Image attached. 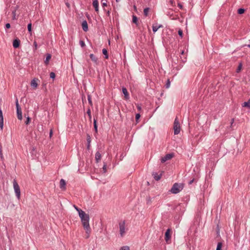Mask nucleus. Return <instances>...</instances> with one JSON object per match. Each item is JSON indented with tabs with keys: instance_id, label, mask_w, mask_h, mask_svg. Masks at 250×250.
Masks as SVG:
<instances>
[{
	"instance_id": "f257e3e1",
	"label": "nucleus",
	"mask_w": 250,
	"mask_h": 250,
	"mask_svg": "<svg viewBox=\"0 0 250 250\" xmlns=\"http://www.w3.org/2000/svg\"><path fill=\"white\" fill-rule=\"evenodd\" d=\"M79 216L81 218L83 227L87 234V238L89 237V235L91 232V229L89 226V215L86 214L84 211H81L80 213Z\"/></svg>"
},
{
	"instance_id": "f03ea898",
	"label": "nucleus",
	"mask_w": 250,
	"mask_h": 250,
	"mask_svg": "<svg viewBox=\"0 0 250 250\" xmlns=\"http://www.w3.org/2000/svg\"><path fill=\"white\" fill-rule=\"evenodd\" d=\"M184 184L183 183H174L169 191L173 194H177L180 192L184 188Z\"/></svg>"
},
{
	"instance_id": "7ed1b4c3",
	"label": "nucleus",
	"mask_w": 250,
	"mask_h": 250,
	"mask_svg": "<svg viewBox=\"0 0 250 250\" xmlns=\"http://www.w3.org/2000/svg\"><path fill=\"white\" fill-rule=\"evenodd\" d=\"M173 129H174V135L178 134L181 130V127L180 125V123L178 121V118L176 117L175 119L174 124H173Z\"/></svg>"
},
{
	"instance_id": "20e7f679",
	"label": "nucleus",
	"mask_w": 250,
	"mask_h": 250,
	"mask_svg": "<svg viewBox=\"0 0 250 250\" xmlns=\"http://www.w3.org/2000/svg\"><path fill=\"white\" fill-rule=\"evenodd\" d=\"M13 187L17 197L19 199L21 196V190L20 187L16 180L13 181Z\"/></svg>"
},
{
	"instance_id": "39448f33",
	"label": "nucleus",
	"mask_w": 250,
	"mask_h": 250,
	"mask_svg": "<svg viewBox=\"0 0 250 250\" xmlns=\"http://www.w3.org/2000/svg\"><path fill=\"white\" fill-rule=\"evenodd\" d=\"M16 106L17 118L19 120H21L22 118V111H21V109L18 103V99H16Z\"/></svg>"
},
{
	"instance_id": "423d86ee",
	"label": "nucleus",
	"mask_w": 250,
	"mask_h": 250,
	"mask_svg": "<svg viewBox=\"0 0 250 250\" xmlns=\"http://www.w3.org/2000/svg\"><path fill=\"white\" fill-rule=\"evenodd\" d=\"M119 228H120V233L121 237H123L125 233V221H124L122 222L119 223Z\"/></svg>"
},
{
	"instance_id": "0eeeda50",
	"label": "nucleus",
	"mask_w": 250,
	"mask_h": 250,
	"mask_svg": "<svg viewBox=\"0 0 250 250\" xmlns=\"http://www.w3.org/2000/svg\"><path fill=\"white\" fill-rule=\"evenodd\" d=\"M174 155L173 153H168L166 154L164 157H162L161 159V161L162 163L166 162L167 160L171 159Z\"/></svg>"
},
{
	"instance_id": "6e6552de",
	"label": "nucleus",
	"mask_w": 250,
	"mask_h": 250,
	"mask_svg": "<svg viewBox=\"0 0 250 250\" xmlns=\"http://www.w3.org/2000/svg\"><path fill=\"white\" fill-rule=\"evenodd\" d=\"M171 229H168L165 234V239L167 243H168V241L170 240L171 238V234L170 232Z\"/></svg>"
},
{
	"instance_id": "1a4fd4ad",
	"label": "nucleus",
	"mask_w": 250,
	"mask_h": 250,
	"mask_svg": "<svg viewBox=\"0 0 250 250\" xmlns=\"http://www.w3.org/2000/svg\"><path fill=\"white\" fill-rule=\"evenodd\" d=\"M20 40L18 38L14 39L13 42V47L15 48H19L20 45Z\"/></svg>"
},
{
	"instance_id": "9d476101",
	"label": "nucleus",
	"mask_w": 250,
	"mask_h": 250,
	"mask_svg": "<svg viewBox=\"0 0 250 250\" xmlns=\"http://www.w3.org/2000/svg\"><path fill=\"white\" fill-rule=\"evenodd\" d=\"M122 92H123V93L124 94V97H125V100H128L129 99V94L128 93V91L126 89V88L125 87H123L122 88Z\"/></svg>"
},
{
	"instance_id": "9b49d317",
	"label": "nucleus",
	"mask_w": 250,
	"mask_h": 250,
	"mask_svg": "<svg viewBox=\"0 0 250 250\" xmlns=\"http://www.w3.org/2000/svg\"><path fill=\"white\" fill-rule=\"evenodd\" d=\"M82 28H83V30L84 32H86L88 31V24H87V22L86 21L84 20L83 21V22L82 23Z\"/></svg>"
},
{
	"instance_id": "f8f14e48",
	"label": "nucleus",
	"mask_w": 250,
	"mask_h": 250,
	"mask_svg": "<svg viewBox=\"0 0 250 250\" xmlns=\"http://www.w3.org/2000/svg\"><path fill=\"white\" fill-rule=\"evenodd\" d=\"M65 186H66V183H65V180H63V179H62L60 182V188L62 190H65L66 189Z\"/></svg>"
},
{
	"instance_id": "ddd939ff",
	"label": "nucleus",
	"mask_w": 250,
	"mask_h": 250,
	"mask_svg": "<svg viewBox=\"0 0 250 250\" xmlns=\"http://www.w3.org/2000/svg\"><path fill=\"white\" fill-rule=\"evenodd\" d=\"M3 127V117L1 110H0V127L2 130Z\"/></svg>"
},
{
	"instance_id": "4468645a",
	"label": "nucleus",
	"mask_w": 250,
	"mask_h": 250,
	"mask_svg": "<svg viewBox=\"0 0 250 250\" xmlns=\"http://www.w3.org/2000/svg\"><path fill=\"white\" fill-rule=\"evenodd\" d=\"M152 176L156 181H159L162 177V173L158 174L157 172H153Z\"/></svg>"
},
{
	"instance_id": "2eb2a0df",
	"label": "nucleus",
	"mask_w": 250,
	"mask_h": 250,
	"mask_svg": "<svg viewBox=\"0 0 250 250\" xmlns=\"http://www.w3.org/2000/svg\"><path fill=\"white\" fill-rule=\"evenodd\" d=\"M101 159V154L99 151H97L95 154V160L96 163H99Z\"/></svg>"
},
{
	"instance_id": "dca6fc26",
	"label": "nucleus",
	"mask_w": 250,
	"mask_h": 250,
	"mask_svg": "<svg viewBox=\"0 0 250 250\" xmlns=\"http://www.w3.org/2000/svg\"><path fill=\"white\" fill-rule=\"evenodd\" d=\"M132 22L135 23L137 26L139 25L138 18L135 15L132 16Z\"/></svg>"
},
{
	"instance_id": "f3484780",
	"label": "nucleus",
	"mask_w": 250,
	"mask_h": 250,
	"mask_svg": "<svg viewBox=\"0 0 250 250\" xmlns=\"http://www.w3.org/2000/svg\"><path fill=\"white\" fill-rule=\"evenodd\" d=\"M86 141H87V148L88 149H89L90 148V146L91 137L88 134H87L86 135Z\"/></svg>"
},
{
	"instance_id": "a211bd4d",
	"label": "nucleus",
	"mask_w": 250,
	"mask_h": 250,
	"mask_svg": "<svg viewBox=\"0 0 250 250\" xmlns=\"http://www.w3.org/2000/svg\"><path fill=\"white\" fill-rule=\"evenodd\" d=\"M94 128L95 130V135L98 133V125H97V121L96 119H94L93 122Z\"/></svg>"
},
{
	"instance_id": "6ab92c4d",
	"label": "nucleus",
	"mask_w": 250,
	"mask_h": 250,
	"mask_svg": "<svg viewBox=\"0 0 250 250\" xmlns=\"http://www.w3.org/2000/svg\"><path fill=\"white\" fill-rule=\"evenodd\" d=\"M163 27V25L162 24H160L159 25H154L152 26V31L153 32H156L158 29L160 28Z\"/></svg>"
},
{
	"instance_id": "aec40b11",
	"label": "nucleus",
	"mask_w": 250,
	"mask_h": 250,
	"mask_svg": "<svg viewBox=\"0 0 250 250\" xmlns=\"http://www.w3.org/2000/svg\"><path fill=\"white\" fill-rule=\"evenodd\" d=\"M51 58V55L50 54H47L45 60L44 61V63L46 65H47L48 64Z\"/></svg>"
},
{
	"instance_id": "412c9836",
	"label": "nucleus",
	"mask_w": 250,
	"mask_h": 250,
	"mask_svg": "<svg viewBox=\"0 0 250 250\" xmlns=\"http://www.w3.org/2000/svg\"><path fill=\"white\" fill-rule=\"evenodd\" d=\"M90 58L91 60L94 62L97 63V58L93 54H90L89 55Z\"/></svg>"
},
{
	"instance_id": "4be33fe9",
	"label": "nucleus",
	"mask_w": 250,
	"mask_h": 250,
	"mask_svg": "<svg viewBox=\"0 0 250 250\" xmlns=\"http://www.w3.org/2000/svg\"><path fill=\"white\" fill-rule=\"evenodd\" d=\"M18 8V7L17 6L16 7V8L13 11H12V15H13L12 20H13L17 19V18L16 17V10Z\"/></svg>"
},
{
	"instance_id": "5701e85b",
	"label": "nucleus",
	"mask_w": 250,
	"mask_h": 250,
	"mask_svg": "<svg viewBox=\"0 0 250 250\" xmlns=\"http://www.w3.org/2000/svg\"><path fill=\"white\" fill-rule=\"evenodd\" d=\"M31 85L32 86L36 88L38 86L37 81L35 79H33V80H32Z\"/></svg>"
},
{
	"instance_id": "b1692460",
	"label": "nucleus",
	"mask_w": 250,
	"mask_h": 250,
	"mask_svg": "<svg viewBox=\"0 0 250 250\" xmlns=\"http://www.w3.org/2000/svg\"><path fill=\"white\" fill-rule=\"evenodd\" d=\"M243 106L250 108V98L247 102H245L243 103Z\"/></svg>"
},
{
	"instance_id": "393cba45",
	"label": "nucleus",
	"mask_w": 250,
	"mask_h": 250,
	"mask_svg": "<svg viewBox=\"0 0 250 250\" xmlns=\"http://www.w3.org/2000/svg\"><path fill=\"white\" fill-rule=\"evenodd\" d=\"M102 52H103V54L105 56V57H104L105 58L108 59V55L107 50L106 49L104 48L103 49Z\"/></svg>"
},
{
	"instance_id": "a878e982",
	"label": "nucleus",
	"mask_w": 250,
	"mask_h": 250,
	"mask_svg": "<svg viewBox=\"0 0 250 250\" xmlns=\"http://www.w3.org/2000/svg\"><path fill=\"white\" fill-rule=\"evenodd\" d=\"M0 157L1 160H3L4 159V157L2 154V146L0 143Z\"/></svg>"
},
{
	"instance_id": "bb28decb",
	"label": "nucleus",
	"mask_w": 250,
	"mask_h": 250,
	"mask_svg": "<svg viewBox=\"0 0 250 250\" xmlns=\"http://www.w3.org/2000/svg\"><path fill=\"white\" fill-rule=\"evenodd\" d=\"M223 244L222 242H218L217 245V248L216 250H222Z\"/></svg>"
},
{
	"instance_id": "cd10ccee",
	"label": "nucleus",
	"mask_w": 250,
	"mask_h": 250,
	"mask_svg": "<svg viewBox=\"0 0 250 250\" xmlns=\"http://www.w3.org/2000/svg\"><path fill=\"white\" fill-rule=\"evenodd\" d=\"M149 11V8L147 7L144 9V15L146 17L148 15V13Z\"/></svg>"
},
{
	"instance_id": "c85d7f7f",
	"label": "nucleus",
	"mask_w": 250,
	"mask_h": 250,
	"mask_svg": "<svg viewBox=\"0 0 250 250\" xmlns=\"http://www.w3.org/2000/svg\"><path fill=\"white\" fill-rule=\"evenodd\" d=\"M242 63L241 62L239 64V65L236 69V72L237 73H239L242 69Z\"/></svg>"
},
{
	"instance_id": "c756f323",
	"label": "nucleus",
	"mask_w": 250,
	"mask_h": 250,
	"mask_svg": "<svg viewBox=\"0 0 250 250\" xmlns=\"http://www.w3.org/2000/svg\"><path fill=\"white\" fill-rule=\"evenodd\" d=\"M102 5L103 7H104L105 6H107V0H101Z\"/></svg>"
},
{
	"instance_id": "7c9ffc66",
	"label": "nucleus",
	"mask_w": 250,
	"mask_h": 250,
	"mask_svg": "<svg viewBox=\"0 0 250 250\" xmlns=\"http://www.w3.org/2000/svg\"><path fill=\"white\" fill-rule=\"evenodd\" d=\"M93 7H97L99 6V2L98 0H93L92 3Z\"/></svg>"
},
{
	"instance_id": "2f4dec72",
	"label": "nucleus",
	"mask_w": 250,
	"mask_h": 250,
	"mask_svg": "<svg viewBox=\"0 0 250 250\" xmlns=\"http://www.w3.org/2000/svg\"><path fill=\"white\" fill-rule=\"evenodd\" d=\"M245 11V10L244 8H239L238 9L237 12L239 14H242Z\"/></svg>"
},
{
	"instance_id": "473e14b6",
	"label": "nucleus",
	"mask_w": 250,
	"mask_h": 250,
	"mask_svg": "<svg viewBox=\"0 0 250 250\" xmlns=\"http://www.w3.org/2000/svg\"><path fill=\"white\" fill-rule=\"evenodd\" d=\"M27 29L29 33H31L32 31V24L31 23H29L27 25Z\"/></svg>"
},
{
	"instance_id": "72a5a7b5",
	"label": "nucleus",
	"mask_w": 250,
	"mask_h": 250,
	"mask_svg": "<svg viewBox=\"0 0 250 250\" xmlns=\"http://www.w3.org/2000/svg\"><path fill=\"white\" fill-rule=\"evenodd\" d=\"M170 80L169 79H167V82L166 83V85H165V87L166 88H168L170 86Z\"/></svg>"
},
{
	"instance_id": "f704fd0d",
	"label": "nucleus",
	"mask_w": 250,
	"mask_h": 250,
	"mask_svg": "<svg viewBox=\"0 0 250 250\" xmlns=\"http://www.w3.org/2000/svg\"><path fill=\"white\" fill-rule=\"evenodd\" d=\"M74 208H75V209L79 213V215H80V212L81 211H83V210H82L81 209L79 208L77 206H76V205H74Z\"/></svg>"
},
{
	"instance_id": "c9c22d12",
	"label": "nucleus",
	"mask_w": 250,
	"mask_h": 250,
	"mask_svg": "<svg viewBox=\"0 0 250 250\" xmlns=\"http://www.w3.org/2000/svg\"><path fill=\"white\" fill-rule=\"evenodd\" d=\"M119 250H129V247L127 246L122 247Z\"/></svg>"
},
{
	"instance_id": "e433bc0d",
	"label": "nucleus",
	"mask_w": 250,
	"mask_h": 250,
	"mask_svg": "<svg viewBox=\"0 0 250 250\" xmlns=\"http://www.w3.org/2000/svg\"><path fill=\"white\" fill-rule=\"evenodd\" d=\"M87 114L89 117L90 120H91V111H90V109H88V110H87Z\"/></svg>"
},
{
	"instance_id": "4c0bfd02",
	"label": "nucleus",
	"mask_w": 250,
	"mask_h": 250,
	"mask_svg": "<svg viewBox=\"0 0 250 250\" xmlns=\"http://www.w3.org/2000/svg\"><path fill=\"white\" fill-rule=\"evenodd\" d=\"M55 76H56V75L54 72H52L50 73V77L51 79H54L55 78Z\"/></svg>"
},
{
	"instance_id": "58836bf2",
	"label": "nucleus",
	"mask_w": 250,
	"mask_h": 250,
	"mask_svg": "<svg viewBox=\"0 0 250 250\" xmlns=\"http://www.w3.org/2000/svg\"><path fill=\"white\" fill-rule=\"evenodd\" d=\"M140 116H140V114L139 113H137V114H136V116H135V119H136V121L137 122H138V120H139V119H140Z\"/></svg>"
},
{
	"instance_id": "ea45409f",
	"label": "nucleus",
	"mask_w": 250,
	"mask_h": 250,
	"mask_svg": "<svg viewBox=\"0 0 250 250\" xmlns=\"http://www.w3.org/2000/svg\"><path fill=\"white\" fill-rule=\"evenodd\" d=\"M178 35L182 38L183 36V31L181 29H179L178 32Z\"/></svg>"
},
{
	"instance_id": "a19ab883",
	"label": "nucleus",
	"mask_w": 250,
	"mask_h": 250,
	"mask_svg": "<svg viewBox=\"0 0 250 250\" xmlns=\"http://www.w3.org/2000/svg\"><path fill=\"white\" fill-rule=\"evenodd\" d=\"M88 103L90 104H91V105H92V100H91V97L90 95H88Z\"/></svg>"
},
{
	"instance_id": "79ce46f5",
	"label": "nucleus",
	"mask_w": 250,
	"mask_h": 250,
	"mask_svg": "<svg viewBox=\"0 0 250 250\" xmlns=\"http://www.w3.org/2000/svg\"><path fill=\"white\" fill-rule=\"evenodd\" d=\"M30 121H31V118L29 117H27V118H26V120L25 122V124L26 125H28L29 124V123L30 122Z\"/></svg>"
},
{
	"instance_id": "37998d69",
	"label": "nucleus",
	"mask_w": 250,
	"mask_h": 250,
	"mask_svg": "<svg viewBox=\"0 0 250 250\" xmlns=\"http://www.w3.org/2000/svg\"><path fill=\"white\" fill-rule=\"evenodd\" d=\"M80 44L82 47H83L85 45L84 42L82 40L80 41Z\"/></svg>"
},
{
	"instance_id": "c03bdc74",
	"label": "nucleus",
	"mask_w": 250,
	"mask_h": 250,
	"mask_svg": "<svg viewBox=\"0 0 250 250\" xmlns=\"http://www.w3.org/2000/svg\"><path fill=\"white\" fill-rule=\"evenodd\" d=\"M104 172L105 173L106 171V165L104 164L103 167Z\"/></svg>"
},
{
	"instance_id": "a18cd8bd",
	"label": "nucleus",
	"mask_w": 250,
	"mask_h": 250,
	"mask_svg": "<svg viewBox=\"0 0 250 250\" xmlns=\"http://www.w3.org/2000/svg\"><path fill=\"white\" fill-rule=\"evenodd\" d=\"M11 27L10 24L9 23H7L5 24V28L6 29H9Z\"/></svg>"
},
{
	"instance_id": "49530a36",
	"label": "nucleus",
	"mask_w": 250,
	"mask_h": 250,
	"mask_svg": "<svg viewBox=\"0 0 250 250\" xmlns=\"http://www.w3.org/2000/svg\"><path fill=\"white\" fill-rule=\"evenodd\" d=\"M194 181V178H193L191 180H190L188 182V184L189 185L192 184L193 183Z\"/></svg>"
},
{
	"instance_id": "de8ad7c7",
	"label": "nucleus",
	"mask_w": 250,
	"mask_h": 250,
	"mask_svg": "<svg viewBox=\"0 0 250 250\" xmlns=\"http://www.w3.org/2000/svg\"><path fill=\"white\" fill-rule=\"evenodd\" d=\"M137 108L139 111H141V106L139 104L137 105Z\"/></svg>"
},
{
	"instance_id": "09e8293b",
	"label": "nucleus",
	"mask_w": 250,
	"mask_h": 250,
	"mask_svg": "<svg viewBox=\"0 0 250 250\" xmlns=\"http://www.w3.org/2000/svg\"><path fill=\"white\" fill-rule=\"evenodd\" d=\"M52 135H53V131H52V129H51L50 130V132H49V137H50V138H51L52 137Z\"/></svg>"
},
{
	"instance_id": "8fccbe9b",
	"label": "nucleus",
	"mask_w": 250,
	"mask_h": 250,
	"mask_svg": "<svg viewBox=\"0 0 250 250\" xmlns=\"http://www.w3.org/2000/svg\"><path fill=\"white\" fill-rule=\"evenodd\" d=\"M34 45L35 46V49H37V43L36 42H34Z\"/></svg>"
},
{
	"instance_id": "3c124183",
	"label": "nucleus",
	"mask_w": 250,
	"mask_h": 250,
	"mask_svg": "<svg viewBox=\"0 0 250 250\" xmlns=\"http://www.w3.org/2000/svg\"><path fill=\"white\" fill-rule=\"evenodd\" d=\"M95 8V11L97 12H99V6L97 7H94Z\"/></svg>"
},
{
	"instance_id": "603ef678",
	"label": "nucleus",
	"mask_w": 250,
	"mask_h": 250,
	"mask_svg": "<svg viewBox=\"0 0 250 250\" xmlns=\"http://www.w3.org/2000/svg\"><path fill=\"white\" fill-rule=\"evenodd\" d=\"M95 8V11L97 12H99V6L97 7H94Z\"/></svg>"
},
{
	"instance_id": "864d4df0",
	"label": "nucleus",
	"mask_w": 250,
	"mask_h": 250,
	"mask_svg": "<svg viewBox=\"0 0 250 250\" xmlns=\"http://www.w3.org/2000/svg\"><path fill=\"white\" fill-rule=\"evenodd\" d=\"M110 11L109 10H108L106 11V15L107 16L109 17L110 16Z\"/></svg>"
},
{
	"instance_id": "5fc2aeb1",
	"label": "nucleus",
	"mask_w": 250,
	"mask_h": 250,
	"mask_svg": "<svg viewBox=\"0 0 250 250\" xmlns=\"http://www.w3.org/2000/svg\"><path fill=\"white\" fill-rule=\"evenodd\" d=\"M66 5L67 6V7H70V4L68 3H66Z\"/></svg>"
},
{
	"instance_id": "6e6d98bb",
	"label": "nucleus",
	"mask_w": 250,
	"mask_h": 250,
	"mask_svg": "<svg viewBox=\"0 0 250 250\" xmlns=\"http://www.w3.org/2000/svg\"><path fill=\"white\" fill-rule=\"evenodd\" d=\"M181 54L182 55H183V54H184V50H182V51H181Z\"/></svg>"
},
{
	"instance_id": "4d7b16f0",
	"label": "nucleus",
	"mask_w": 250,
	"mask_h": 250,
	"mask_svg": "<svg viewBox=\"0 0 250 250\" xmlns=\"http://www.w3.org/2000/svg\"><path fill=\"white\" fill-rule=\"evenodd\" d=\"M233 122H234V119H232L231 120V125H232V124H233Z\"/></svg>"
},
{
	"instance_id": "13d9d810",
	"label": "nucleus",
	"mask_w": 250,
	"mask_h": 250,
	"mask_svg": "<svg viewBox=\"0 0 250 250\" xmlns=\"http://www.w3.org/2000/svg\"><path fill=\"white\" fill-rule=\"evenodd\" d=\"M178 208H180V205L176 206V207L175 208V209H178Z\"/></svg>"
},
{
	"instance_id": "bf43d9fd",
	"label": "nucleus",
	"mask_w": 250,
	"mask_h": 250,
	"mask_svg": "<svg viewBox=\"0 0 250 250\" xmlns=\"http://www.w3.org/2000/svg\"><path fill=\"white\" fill-rule=\"evenodd\" d=\"M134 9L135 10H137V7L135 5H134Z\"/></svg>"
},
{
	"instance_id": "052dcab7",
	"label": "nucleus",
	"mask_w": 250,
	"mask_h": 250,
	"mask_svg": "<svg viewBox=\"0 0 250 250\" xmlns=\"http://www.w3.org/2000/svg\"><path fill=\"white\" fill-rule=\"evenodd\" d=\"M179 6L181 8L182 7V6L181 5L179 4Z\"/></svg>"
},
{
	"instance_id": "680f3d73",
	"label": "nucleus",
	"mask_w": 250,
	"mask_h": 250,
	"mask_svg": "<svg viewBox=\"0 0 250 250\" xmlns=\"http://www.w3.org/2000/svg\"><path fill=\"white\" fill-rule=\"evenodd\" d=\"M163 93H162L161 94V96H163Z\"/></svg>"
},
{
	"instance_id": "e2e57ef3",
	"label": "nucleus",
	"mask_w": 250,
	"mask_h": 250,
	"mask_svg": "<svg viewBox=\"0 0 250 250\" xmlns=\"http://www.w3.org/2000/svg\"><path fill=\"white\" fill-rule=\"evenodd\" d=\"M248 46L250 48V44L248 45Z\"/></svg>"
},
{
	"instance_id": "0e129e2a",
	"label": "nucleus",
	"mask_w": 250,
	"mask_h": 250,
	"mask_svg": "<svg viewBox=\"0 0 250 250\" xmlns=\"http://www.w3.org/2000/svg\"><path fill=\"white\" fill-rule=\"evenodd\" d=\"M116 2H118L119 0H116Z\"/></svg>"
}]
</instances>
